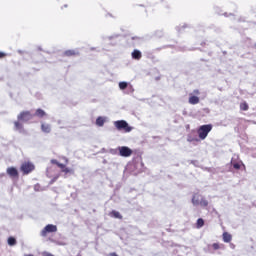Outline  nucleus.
Returning a JSON list of instances; mask_svg holds the SVG:
<instances>
[{
	"mask_svg": "<svg viewBox=\"0 0 256 256\" xmlns=\"http://www.w3.org/2000/svg\"><path fill=\"white\" fill-rule=\"evenodd\" d=\"M213 129V125L211 124H206V125H202L198 128V137L199 139H201L202 141L207 139V135H209V133H211Z\"/></svg>",
	"mask_w": 256,
	"mask_h": 256,
	"instance_id": "1",
	"label": "nucleus"
},
{
	"mask_svg": "<svg viewBox=\"0 0 256 256\" xmlns=\"http://www.w3.org/2000/svg\"><path fill=\"white\" fill-rule=\"evenodd\" d=\"M114 125H115L116 129H118V131L123 130L126 133L131 132V127L125 120H118V121L114 122Z\"/></svg>",
	"mask_w": 256,
	"mask_h": 256,
	"instance_id": "2",
	"label": "nucleus"
},
{
	"mask_svg": "<svg viewBox=\"0 0 256 256\" xmlns=\"http://www.w3.org/2000/svg\"><path fill=\"white\" fill-rule=\"evenodd\" d=\"M52 165H57L59 169H61L62 173H65V175H69V173H73V169L68 168L65 164L60 163L56 159L51 160Z\"/></svg>",
	"mask_w": 256,
	"mask_h": 256,
	"instance_id": "3",
	"label": "nucleus"
},
{
	"mask_svg": "<svg viewBox=\"0 0 256 256\" xmlns=\"http://www.w3.org/2000/svg\"><path fill=\"white\" fill-rule=\"evenodd\" d=\"M48 233H57V226L53 224L46 225L41 231V236L47 237Z\"/></svg>",
	"mask_w": 256,
	"mask_h": 256,
	"instance_id": "4",
	"label": "nucleus"
},
{
	"mask_svg": "<svg viewBox=\"0 0 256 256\" xmlns=\"http://www.w3.org/2000/svg\"><path fill=\"white\" fill-rule=\"evenodd\" d=\"M120 157H131L133 155V150L127 146L118 147Z\"/></svg>",
	"mask_w": 256,
	"mask_h": 256,
	"instance_id": "5",
	"label": "nucleus"
},
{
	"mask_svg": "<svg viewBox=\"0 0 256 256\" xmlns=\"http://www.w3.org/2000/svg\"><path fill=\"white\" fill-rule=\"evenodd\" d=\"M20 170L22 171L23 175H29V173H31V171H33V164H31L29 162H24L21 165Z\"/></svg>",
	"mask_w": 256,
	"mask_h": 256,
	"instance_id": "6",
	"label": "nucleus"
},
{
	"mask_svg": "<svg viewBox=\"0 0 256 256\" xmlns=\"http://www.w3.org/2000/svg\"><path fill=\"white\" fill-rule=\"evenodd\" d=\"M6 173L11 179H19V171L15 167L7 168Z\"/></svg>",
	"mask_w": 256,
	"mask_h": 256,
	"instance_id": "7",
	"label": "nucleus"
},
{
	"mask_svg": "<svg viewBox=\"0 0 256 256\" xmlns=\"http://www.w3.org/2000/svg\"><path fill=\"white\" fill-rule=\"evenodd\" d=\"M31 117H32L31 112H28V111L22 112L18 116V121H23V122L30 121Z\"/></svg>",
	"mask_w": 256,
	"mask_h": 256,
	"instance_id": "8",
	"label": "nucleus"
},
{
	"mask_svg": "<svg viewBox=\"0 0 256 256\" xmlns=\"http://www.w3.org/2000/svg\"><path fill=\"white\" fill-rule=\"evenodd\" d=\"M199 101H200V99L198 96L190 94V97L188 99V103H190V105H197L199 103Z\"/></svg>",
	"mask_w": 256,
	"mask_h": 256,
	"instance_id": "9",
	"label": "nucleus"
},
{
	"mask_svg": "<svg viewBox=\"0 0 256 256\" xmlns=\"http://www.w3.org/2000/svg\"><path fill=\"white\" fill-rule=\"evenodd\" d=\"M203 195L201 194H194L192 197V204L193 205H199V203H201V199H202Z\"/></svg>",
	"mask_w": 256,
	"mask_h": 256,
	"instance_id": "10",
	"label": "nucleus"
},
{
	"mask_svg": "<svg viewBox=\"0 0 256 256\" xmlns=\"http://www.w3.org/2000/svg\"><path fill=\"white\" fill-rule=\"evenodd\" d=\"M222 239L224 243H231V241L233 240V236L229 232H224L222 234Z\"/></svg>",
	"mask_w": 256,
	"mask_h": 256,
	"instance_id": "11",
	"label": "nucleus"
},
{
	"mask_svg": "<svg viewBox=\"0 0 256 256\" xmlns=\"http://www.w3.org/2000/svg\"><path fill=\"white\" fill-rule=\"evenodd\" d=\"M77 55H79V52L76 50H66L64 52L65 57H77Z\"/></svg>",
	"mask_w": 256,
	"mask_h": 256,
	"instance_id": "12",
	"label": "nucleus"
},
{
	"mask_svg": "<svg viewBox=\"0 0 256 256\" xmlns=\"http://www.w3.org/2000/svg\"><path fill=\"white\" fill-rule=\"evenodd\" d=\"M141 57H143V54L141 53V51L134 50L132 52V59H135L136 61H139V59H141Z\"/></svg>",
	"mask_w": 256,
	"mask_h": 256,
	"instance_id": "13",
	"label": "nucleus"
},
{
	"mask_svg": "<svg viewBox=\"0 0 256 256\" xmlns=\"http://www.w3.org/2000/svg\"><path fill=\"white\" fill-rule=\"evenodd\" d=\"M110 217H114V219H123V216L121 215V213L113 210L110 212Z\"/></svg>",
	"mask_w": 256,
	"mask_h": 256,
	"instance_id": "14",
	"label": "nucleus"
},
{
	"mask_svg": "<svg viewBox=\"0 0 256 256\" xmlns=\"http://www.w3.org/2000/svg\"><path fill=\"white\" fill-rule=\"evenodd\" d=\"M96 125L98 127H103V125H105V118L99 116L97 119H96Z\"/></svg>",
	"mask_w": 256,
	"mask_h": 256,
	"instance_id": "15",
	"label": "nucleus"
},
{
	"mask_svg": "<svg viewBox=\"0 0 256 256\" xmlns=\"http://www.w3.org/2000/svg\"><path fill=\"white\" fill-rule=\"evenodd\" d=\"M36 117H39L40 119H42V117H45V115H47V113H45L43 111V109H37L35 112Z\"/></svg>",
	"mask_w": 256,
	"mask_h": 256,
	"instance_id": "16",
	"label": "nucleus"
},
{
	"mask_svg": "<svg viewBox=\"0 0 256 256\" xmlns=\"http://www.w3.org/2000/svg\"><path fill=\"white\" fill-rule=\"evenodd\" d=\"M205 225V220H203V218H199L196 221V229H201V227H203Z\"/></svg>",
	"mask_w": 256,
	"mask_h": 256,
	"instance_id": "17",
	"label": "nucleus"
},
{
	"mask_svg": "<svg viewBox=\"0 0 256 256\" xmlns=\"http://www.w3.org/2000/svg\"><path fill=\"white\" fill-rule=\"evenodd\" d=\"M212 249H214V251H218V249H225V245L224 244H219V243H213L212 244Z\"/></svg>",
	"mask_w": 256,
	"mask_h": 256,
	"instance_id": "18",
	"label": "nucleus"
},
{
	"mask_svg": "<svg viewBox=\"0 0 256 256\" xmlns=\"http://www.w3.org/2000/svg\"><path fill=\"white\" fill-rule=\"evenodd\" d=\"M199 205L200 207H209V201L202 196Z\"/></svg>",
	"mask_w": 256,
	"mask_h": 256,
	"instance_id": "19",
	"label": "nucleus"
},
{
	"mask_svg": "<svg viewBox=\"0 0 256 256\" xmlns=\"http://www.w3.org/2000/svg\"><path fill=\"white\" fill-rule=\"evenodd\" d=\"M8 245H10V247H13L15 245H17V239H15V237H9L8 238Z\"/></svg>",
	"mask_w": 256,
	"mask_h": 256,
	"instance_id": "20",
	"label": "nucleus"
},
{
	"mask_svg": "<svg viewBox=\"0 0 256 256\" xmlns=\"http://www.w3.org/2000/svg\"><path fill=\"white\" fill-rule=\"evenodd\" d=\"M240 111H249V104H247V102H241Z\"/></svg>",
	"mask_w": 256,
	"mask_h": 256,
	"instance_id": "21",
	"label": "nucleus"
},
{
	"mask_svg": "<svg viewBox=\"0 0 256 256\" xmlns=\"http://www.w3.org/2000/svg\"><path fill=\"white\" fill-rule=\"evenodd\" d=\"M41 129L44 133H49L51 131V126L49 124H42Z\"/></svg>",
	"mask_w": 256,
	"mask_h": 256,
	"instance_id": "22",
	"label": "nucleus"
},
{
	"mask_svg": "<svg viewBox=\"0 0 256 256\" xmlns=\"http://www.w3.org/2000/svg\"><path fill=\"white\" fill-rule=\"evenodd\" d=\"M241 165H243V162H232V167L236 170L241 169Z\"/></svg>",
	"mask_w": 256,
	"mask_h": 256,
	"instance_id": "23",
	"label": "nucleus"
},
{
	"mask_svg": "<svg viewBox=\"0 0 256 256\" xmlns=\"http://www.w3.org/2000/svg\"><path fill=\"white\" fill-rule=\"evenodd\" d=\"M129 84H127V82H120L119 83V89H121L122 91H124V89H127Z\"/></svg>",
	"mask_w": 256,
	"mask_h": 256,
	"instance_id": "24",
	"label": "nucleus"
},
{
	"mask_svg": "<svg viewBox=\"0 0 256 256\" xmlns=\"http://www.w3.org/2000/svg\"><path fill=\"white\" fill-rule=\"evenodd\" d=\"M14 125H15L16 129H22L23 128V124H21V122H19V121L14 122Z\"/></svg>",
	"mask_w": 256,
	"mask_h": 256,
	"instance_id": "25",
	"label": "nucleus"
},
{
	"mask_svg": "<svg viewBox=\"0 0 256 256\" xmlns=\"http://www.w3.org/2000/svg\"><path fill=\"white\" fill-rule=\"evenodd\" d=\"M4 57H7V54L4 52H0V59H4Z\"/></svg>",
	"mask_w": 256,
	"mask_h": 256,
	"instance_id": "26",
	"label": "nucleus"
},
{
	"mask_svg": "<svg viewBox=\"0 0 256 256\" xmlns=\"http://www.w3.org/2000/svg\"><path fill=\"white\" fill-rule=\"evenodd\" d=\"M193 93H194V95H201V92L199 90H197V89L194 90Z\"/></svg>",
	"mask_w": 256,
	"mask_h": 256,
	"instance_id": "27",
	"label": "nucleus"
},
{
	"mask_svg": "<svg viewBox=\"0 0 256 256\" xmlns=\"http://www.w3.org/2000/svg\"><path fill=\"white\" fill-rule=\"evenodd\" d=\"M109 256H119V255H117V253H115V252H112L109 254Z\"/></svg>",
	"mask_w": 256,
	"mask_h": 256,
	"instance_id": "28",
	"label": "nucleus"
}]
</instances>
